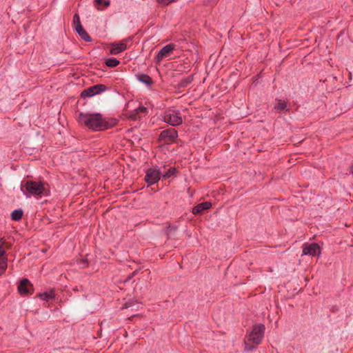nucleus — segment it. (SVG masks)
I'll use <instances>...</instances> for the list:
<instances>
[{"instance_id":"obj_6","label":"nucleus","mask_w":353,"mask_h":353,"mask_svg":"<svg viewBox=\"0 0 353 353\" xmlns=\"http://www.w3.org/2000/svg\"><path fill=\"white\" fill-rule=\"evenodd\" d=\"M105 86L103 84H97L91 86L82 91L81 96L82 98L91 97L95 94H100L105 90Z\"/></svg>"},{"instance_id":"obj_27","label":"nucleus","mask_w":353,"mask_h":353,"mask_svg":"<svg viewBox=\"0 0 353 353\" xmlns=\"http://www.w3.org/2000/svg\"><path fill=\"white\" fill-rule=\"evenodd\" d=\"M192 213L194 214H199V205L194 206L192 209Z\"/></svg>"},{"instance_id":"obj_21","label":"nucleus","mask_w":353,"mask_h":353,"mask_svg":"<svg viewBox=\"0 0 353 353\" xmlns=\"http://www.w3.org/2000/svg\"><path fill=\"white\" fill-rule=\"evenodd\" d=\"M212 207V203L208 201L200 203V212L202 210H208Z\"/></svg>"},{"instance_id":"obj_3","label":"nucleus","mask_w":353,"mask_h":353,"mask_svg":"<svg viewBox=\"0 0 353 353\" xmlns=\"http://www.w3.org/2000/svg\"><path fill=\"white\" fill-rule=\"evenodd\" d=\"M264 331L265 326L262 324L254 326L251 332L247 336L248 341L252 343V345L248 344L246 341L245 342V349L247 351L252 350L256 345L261 343Z\"/></svg>"},{"instance_id":"obj_23","label":"nucleus","mask_w":353,"mask_h":353,"mask_svg":"<svg viewBox=\"0 0 353 353\" xmlns=\"http://www.w3.org/2000/svg\"><path fill=\"white\" fill-rule=\"evenodd\" d=\"M219 0H203V4L205 6H213L216 5Z\"/></svg>"},{"instance_id":"obj_2","label":"nucleus","mask_w":353,"mask_h":353,"mask_svg":"<svg viewBox=\"0 0 353 353\" xmlns=\"http://www.w3.org/2000/svg\"><path fill=\"white\" fill-rule=\"evenodd\" d=\"M21 190L26 197L38 196L41 197L46 190L44 183L41 181H27L21 185Z\"/></svg>"},{"instance_id":"obj_17","label":"nucleus","mask_w":353,"mask_h":353,"mask_svg":"<svg viewBox=\"0 0 353 353\" xmlns=\"http://www.w3.org/2000/svg\"><path fill=\"white\" fill-rule=\"evenodd\" d=\"M176 174V170L174 167L170 168L165 174H163L162 177L163 179H168L171 176H175Z\"/></svg>"},{"instance_id":"obj_20","label":"nucleus","mask_w":353,"mask_h":353,"mask_svg":"<svg viewBox=\"0 0 353 353\" xmlns=\"http://www.w3.org/2000/svg\"><path fill=\"white\" fill-rule=\"evenodd\" d=\"M95 6L100 8V7H108L110 5L109 0H94Z\"/></svg>"},{"instance_id":"obj_13","label":"nucleus","mask_w":353,"mask_h":353,"mask_svg":"<svg viewBox=\"0 0 353 353\" xmlns=\"http://www.w3.org/2000/svg\"><path fill=\"white\" fill-rule=\"evenodd\" d=\"M137 79L141 83L146 85L147 87L150 88L153 84L152 78L148 74H137Z\"/></svg>"},{"instance_id":"obj_11","label":"nucleus","mask_w":353,"mask_h":353,"mask_svg":"<svg viewBox=\"0 0 353 353\" xmlns=\"http://www.w3.org/2000/svg\"><path fill=\"white\" fill-rule=\"evenodd\" d=\"M32 290V285L30 283L29 280L27 279H23L20 282L18 286V291L21 295H26L28 294H31V291Z\"/></svg>"},{"instance_id":"obj_10","label":"nucleus","mask_w":353,"mask_h":353,"mask_svg":"<svg viewBox=\"0 0 353 353\" xmlns=\"http://www.w3.org/2000/svg\"><path fill=\"white\" fill-rule=\"evenodd\" d=\"M302 248L303 255L315 256L321 252L319 245L315 243L310 244L304 243Z\"/></svg>"},{"instance_id":"obj_4","label":"nucleus","mask_w":353,"mask_h":353,"mask_svg":"<svg viewBox=\"0 0 353 353\" xmlns=\"http://www.w3.org/2000/svg\"><path fill=\"white\" fill-rule=\"evenodd\" d=\"M163 120L172 126L179 125L183 121L180 112L174 109L166 110L164 112Z\"/></svg>"},{"instance_id":"obj_12","label":"nucleus","mask_w":353,"mask_h":353,"mask_svg":"<svg viewBox=\"0 0 353 353\" xmlns=\"http://www.w3.org/2000/svg\"><path fill=\"white\" fill-rule=\"evenodd\" d=\"M8 267V259L5 250H0V276L6 270Z\"/></svg>"},{"instance_id":"obj_28","label":"nucleus","mask_w":353,"mask_h":353,"mask_svg":"<svg viewBox=\"0 0 353 353\" xmlns=\"http://www.w3.org/2000/svg\"><path fill=\"white\" fill-rule=\"evenodd\" d=\"M351 172L353 174V165L351 168Z\"/></svg>"},{"instance_id":"obj_9","label":"nucleus","mask_w":353,"mask_h":353,"mask_svg":"<svg viewBox=\"0 0 353 353\" xmlns=\"http://www.w3.org/2000/svg\"><path fill=\"white\" fill-rule=\"evenodd\" d=\"M176 137L177 132L174 128L163 130L159 136L160 139L167 143L174 141Z\"/></svg>"},{"instance_id":"obj_25","label":"nucleus","mask_w":353,"mask_h":353,"mask_svg":"<svg viewBox=\"0 0 353 353\" xmlns=\"http://www.w3.org/2000/svg\"><path fill=\"white\" fill-rule=\"evenodd\" d=\"M6 243V240L3 238H0V250H5L4 245Z\"/></svg>"},{"instance_id":"obj_15","label":"nucleus","mask_w":353,"mask_h":353,"mask_svg":"<svg viewBox=\"0 0 353 353\" xmlns=\"http://www.w3.org/2000/svg\"><path fill=\"white\" fill-rule=\"evenodd\" d=\"M80 37L84 40L85 41L90 42L92 41L90 36L88 33L84 30L83 27H79L78 29L76 30Z\"/></svg>"},{"instance_id":"obj_24","label":"nucleus","mask_w":353,"mask_h":353,"mask_svg":"<svg viewBox=\"0 0 353 353\" xmlns=\"http://www.w3.org/2000/svg\"><path fill=\"white\" fill-rule=\"evenodd\" d=\"M146 110H147V108L144 106H139V108H136L134 110V112L136 114H139V113H145L146 112Z\"/></svg>"},{"instance_id":"obj_16","label":"nucleus","mask_w":353,"mask_h":353,"mask_svg":"<svg viewBox=\"0 0 353 353\" xmlns=\"http://www.w3.org/2000/svg\"><path fill=\"white\" fill-rule=\"evenodd\" d=\"M23 211L21 210H14L11 213V218L14 221H19L22 218Z\"/></svg>"},{"instance_id":"obj_14","label":"nucleus","mask_w":353,"mask_h":353,"mask_svg":"<svg viewBox=\"0 0 353 353\" xmlns=\"http://www.w3.org/2000/svg\"><path fill=\"white\" fill-rule=\"evenodd\" d=\"M38 296L43 301H49L50 299H54V297H55V293L54 292V290H50L48 291H46V292H42V293H39L38 294Z\"/></svg>"},{"instance_id":"obj_8","label":"nucleus","mask_w":353,"mask_h":353,"mask_svg":"<svg viewBox=\"0 0 353 353\" xmlns=\"http://www.w3.org/2000/svg\"><path fill=\"white\" fill-rule=\"evenodd\" d=\"M128 39H123L119 42L112 43L110 45V53L117 54L125 51L128 48Z\"/></svg>"},{"instance_id":"obj_1","label":"nucleus","mask_w":353,"mask_h":353,"mask_svg":"<svg viewBox=\"0 0 353 353\" xmlns=\"http://www.w3.org/2000/svg\"><path fill=\"white\" fill-rule=\"evenodd\" d=\"M79 121L92 131L105 130L117 124L116 119L103 117L100 113H80Z\"/></svg>"},{"instance_id":"obj_5","label":"nucleus","mask_w":353,"mask_h":353,"mask_svg":"<svg viewBox=\"0 0 353 353\" xmlns=\"http://www.w3.org/2000/svg\"><path fill=\"white\" fill-rule=\"evenodd\" d=\"M176 49V45L174 43H170L163 47L156 56L157 63H159L161 61L165 59H170L174 54V51Z\"/></svg>"},{"instance_id":"obj_18","label":"nucleus","mask_w":353,"mask_h":353,"mask_svg":"<svg viewBox=\"0 0 353 353\" xmlns=\"http://www.w3.org/2000/svg\"><path fill=\"white\" fill-rule=\"evenodd\" d=\"M73 26L75 30L78 29L79 27H83L81 23L80 17L77 13H75L73 16Z\"/></svg>"},{"instance_id":"obj_22","label":"nucleus","mask_w":353,"mask_h":353,"mask_svg":"<svg viewBox=\"0 0 353 353\" xmlns=\"http://www.w3.org/2000/svg\"><path fill=\"white\" fill-rule=\"evenodd\" d=\"M274 109L276 110H279L280 111H283V110H288L286 108H287V103L285 102H280L277 105H276L274 107Z\"/></svg>"},{"instance_id":"obj_7","label":"nucleus","mask_w":353,"mask_h":353,"mask_svg":"<svg viewBox=\"0 0 353 353\" xmlns=\"http://www.w3.org/2000/svg\"><path fill=\"white\" fill-rule=\"evenodd\" d=\"M161 179V173L159 170L150 168L145 176V180L148 185L157 183Z\"/></svg>"},{"instance_id":"obj_26","label":"nucleus","mask_w":353,"mask_h":353,"mask_svg":"<svg viewBox=\"0 0 353 353\" xmlns=\"http://www.w3.org/2000/svg\"><path fill=\"white\" fill-rule=\"evenodd\" d=\"M157 1L163 5H168L170 3V1L168 0H157Z\"/></svg>"},{"instance_id":"obj_19","label":"nucleus","mask_w":353,"mask_h":353,"mask_svg":"<svg viewBox=\"0 0 353 353\" xmlns=\"http://www.w3.org/2000/svg\"><path fill=\"white\" fill-rule=\"evenodd\" d=\"M105 63L106 66H117L120 64V61L116 58H110L106 59Z\"/></svg>"}]
</instances>
